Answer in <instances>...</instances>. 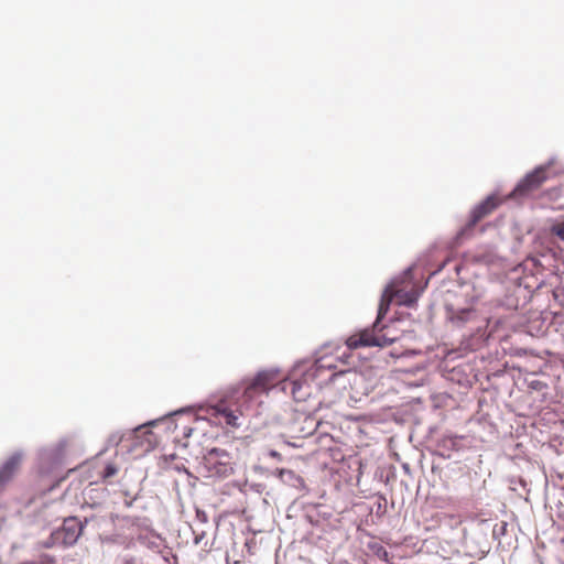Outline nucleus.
I'll list each match as a JSON object with an SVG mask.
<instances>
[{
    "label": "nucleus",
    "mask_w": 564,
    "mask_h": 564,
    "mask_svg": "<svg viewBox=\"0 0 564 564\" xmlns=\"http://www.w3.org/2000/svg\"><path fill=\"white\" fill-rule=\"evenodd\" d=\"M417 300V294L414 291H405L398 288L395 283L388 285L381 296L377 319L371 328H365L359 333L349 336L346 345L349 349H357L360 347H386L393 343V339L387 338L384 335L377 333L379 324L389 312L392 301L399 305L412 306Z\"/></svg>",
    "instance_id": "f257e3e1"
},
{
    "label": "nucleus",
    "mask_w": 564,
    "mask_h": 564,
    "mask_svg": "<svg viewBox=\"0 0 564 564\" xmlns=\"http://www.w3.org/2000/svg\"><path fill=\"white\" fill-rule=\"evenodd\" d=\"M202 467L205 477L209 478H226L234 473L231 456L219 448H213L205 455Z\"/></svg>",
    "instance_id": "f03ea898"
},
{
    "label": "nucleus",
    "mask_w": 564,
    "mask_h": 564,
    "mask_svg": "<svg viewBox=\"0 0 564 564\" xmlns=\"http://www.w3.org/2000/svg\"><path fill=\"white\" fill-rule=\"evenodd\" d=\"M279 381L280 376L278 371L262 370L253 379L246 381L242 397L246 402L252 401L254 398L267 393Z\"/></svg>",
    "instance_id": "7ed1b4c3"
},
{
    "label": "nucleus",
    "mask_w": 564,
    "mask_h": 564,
    "mask_svg": "<svg viewBox=\"0 0 564 564\" xmlns=\"http://www.w3.org/2000/svg\"><path fill=\"white\" fill-rule=\"evenodd\" d=\"M83 527L77 518H67L63 525L51 534L50 541L44 543L45 547H51L53 543L63 545H73L82 534Z\"/></svg>",
    "instance_id": "20e7f679"
},
{
    "label": "nucleus",
    "mask_w": 564,
    "mask_h": 564,
    "mask_svg": "<svg viewBox=\"0 0 564 564\" xmlns=\"http://www.w3.org/2000/svg\"><path fill=\"white\" fill-rule=\"evenodd\" d=\"M546 180L547 167L538 166L519 182V184L510 193L509 197L518 198L527 196L539 189Z\"/></svg>",
    "instance_id": "39448f33"
},
{
    "label": "nucleus",
    "mask_w": 564,
    "mask_h": 564,
    "mask_svg": "<svg viewBox=\"0 0 564 564\" xmlns=\"http://www.w3.org/2000/svg\"><path fill=\"white\" fill-rule=\"evenodd\" d=\"M502 199L496 195L488 196L485 200L478 204L471 212L468 227L473 228L478 221L491 214L496 208L500 206Z\"/></svg>",
    "instance_id": "423d86ee"
},
{
    "label": "nucleus",
    "mask_w": 564,
    "mask_h": 564,
    "mask_svg": "<svg viewBox=\"0 0 564 564\" xmlns=\"http://www.w3.org/2000/svg\"><path fill=\"white\" fill-rule=\"evenodd\" d=\"M215 412L218 416H220L224 420V423L231 427H238L239 426V416L241 415V412L238 410H231L229 409L224 402L218 403L215 406Z\"/></svg>",
    "instance_id": "0eeeda50"
},
{
    "label": "nucleus",
    "mask_w": 564,
    "mask_h": 564,
    "mask_svg": "<svg viewBox=\"0 0 564 564\" xmlns=\"http://www.w3.org/2000/svg\"><path fill=\"white\" fill-rule=\"evenodd\" d=\"M21 457L19 455L11 456L0 468V485L9 481L19 469Z\"/></svg>",
    "instance_id": "6e6552de"
},
{
    "label": "nucleus",
    "mask_w": 564,
    "mask_h": 564,
    "mask_svg": "<svg viewBox=\"0 0 564 564\" xmlns=\"http://www.w3.org/2000/svg\"><path fill=\"white\" fill-rule=\"evenodd\" d=\"M291 390V393L295 400H297V390L301 389V383L297 381H283V390Z\"/></svg>",
    "instance_id": "1a4fd4ad"
},
{
    "label": "nucleus",
    "mask_w": 564,
    "mask_h": 564,
    "mask_svg": "<svg viewBox=\"0 0 564 564\" xmlns=\"http://www.w3.org/2000/svg\"><path fill=\"white\" fill-rule=\"evenodd\" d=\"M22 564H55V561L52 556L44 554L37 561L24 562Z\"/></svg>",
    "instance_id": "9d476101"
},
{
    "label": "nucleus",
    "mask_w": 564,
    "mask_h": 564,
    "mask_svg": "<svg viewBox=\"0 0 564 564\" xmlns=\"http://www.w3.org/2000/svg\"><path fill=\"white\" fill-rule=\"evenodd\" d=\"M551 232L564 241V223L553 225L551 227Z\"/></svg>",
    "instance_id": "9b49d317"
},
{
    "label": "nucleus",
    "mask_w": 564,
    "mask_h": 564,
    "mask_svg": "<svg viewBox=\"0 0 564 564\" xmlns=\"http://www.w3.org/2000/svg\"><path fill=\"white\" fill-rule=\"evenodd\" d=\"M116 474H117V468L113 465L109 464L105 467V469L101 474V477H102V479H107V478L115 476Z\"/></svg>",
    "instance_id": "f8f14e48"
},
{
    "label": "nucleus",
    "mask_w": 564,
    "mask_h": 564,
    "mask_svg": "<svg viewBox=\"0 0 564 564\" xmlns=\"http://www.w3.org/2000/svg\"><path fill=\"white\" fill-rule=\"evenodd\" d=\"M276 475L281 480H284V475H288L289 478L294 477V473L290 469H278Z\"/></svg>",
    "instance_id": "ddd939ff"
}]
</instances>
